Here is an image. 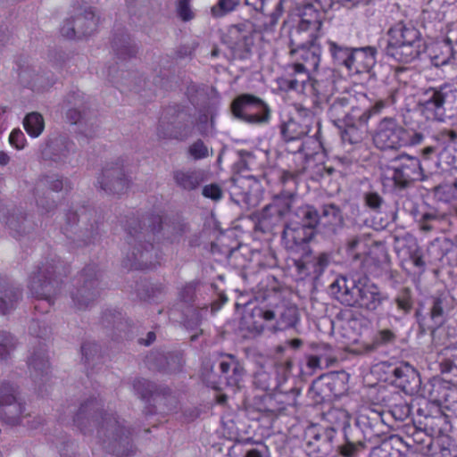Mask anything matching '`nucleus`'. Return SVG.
I'll list each match as a JSON object with an SVG mask.
<instances>
[{
	"label": "nucleus",
	"instance_id": "16",
	"mask_svg": "<svg viewBox=\"0 0 457 457\" xmlns=\"http://www.w3.org/2000/svg\"><path fill=\"white\" fill-rule=\"evenodd\" d=\"M97 183L105 193L119 195L128 190L131 179L125 170L123 162L117 160L105 164L97 178Z\"/></svg>",
	"mask_w": 457,
	"mask_h": 457
},
{
	"label": "nucleus",
	"instance_id": "3",
	"mask_svg": "<svg viewBox=\"0 0 457 457\" xmlns=\"http://www.w3.org/2000/svg\"><path fill=\"white\" fill-rule=\"evenodd\" d=\"M330 293L343 304L375 312L386 299L373 282L367 279L355 281L345 277L337 278L330 285Z\"/></svg>",
	"mask_w": 457,
	"mask_h": 457
},
{
	"label": "nucleus",
	"instance_id": "2",
	"mask_svg": "<svg viewBox=\"0 0 457 457\" xmlns=\"http://www.w3.org/2000/svg\"><path fill=\"white\" fill-rule=\"evenodd\" d=\"M162 217L153 213L143 216L140 220H129L126 228V242L129 246L127 259L130 268L152 269L159 263L157 252L150 241L162 229Z\"/></svg>",
	"mask_w": 457,
	"mask_h": 457
},
{
	"label": "nucleus",
	"instance_id": "63",
	"mask_svg": "<svg viewBox=\"0 0 457 457\" xmlns=\"http://www.w3.org/2000/svg\"><path fill=\"white\" fill-rule=\"evenodd\" d=\"M188 154L193 159L200 160L206 158L209 155V151L204 141L198 139L189 145Z\"/></svg>",
	"mask_w": 457,
	"mask_h": 457
},
{
	"label": "nucleus",
	"instance_id": "51",
	"mask_svg": "<svg viewBox=\"0 0 457 457\" xmlns=\"http://www.w3.org/2000/svg\"><path fill=\"white\" fill-rule=\"evenodd\" d=\"M334 383L330 381V379L325 380L322 378H319L312 384L309 395L311 398L316 403H321L325 401H329L335 395L336 393L332 391V385Z\"/></svg>",
	"mask_w": 457,
	"mask_h": 457
},
{
	"label": "nucleus",
	"instance_id": "15",
	"mask_svg": "<svg viewBox=\"0 0 457 457\" xmlns=\"http://www.w3.org/2000/svg\"><path fill=\"white\" fill-rule=\"evenodd\" d=\"M298 15V24L290 32V37H294V43H300L302 37L317 39L320 37L323 12L317 10L313 4H308L299 9Z\"/></svg>",
	"mask_w": 457,
	"mask_h": 457
},
{
	"label": "nucleus",
	"instance_id": "23",
	"mask_svg": "<svg viewBox=\"0 0 457 457\" xmlns=\"http://www.w3.org/2000/svg\"><path fill=\"white\" fill-rule=\"evenodd\" d=\"M424 392L431 402L447 409L457 402V388L445 376H436L429 379L424 386Z\"/></svg>",
	"mask_w": 457,
	"mask_h": 457
},
{
	"label": "nucleus",
	"instance_id": "29",
	"mask_svg": "<svg viewBox=\"0 0 457 457\" xmlns=\"http://www.w3.org/2000/svg\"><path fill=\"white\" fill-rule=\"evenodd\" d=\"M391 382L406 393H413L420 384L419 372L409 363L402 362L391 370Z\"/></svg>",
	"mask_w": 457,
	"mask_h": 457
},
{
	"label": "nucleus",
	"instance_id": "39",
	"mask_svg": "<svg viewBox=\"0 0 457 457\" xmlns=\"http://www.w3.org/2000/svg\"><path fill=\"white\" fill-rule=\"evenodd\" d=\"M443 92L444 87H430L425 92L420 106L427 119L438 120Z\"/></svg>",
	"mask_w": 457,
	"mask_h": 457
},
{
	"label": "nucleus",
	"instance_id": "8",
	"mask_svg": "<svg viewBox=\"0 0 457 457\" xmlns=\"http://www.w3.org/2000/svg\"><path fill=\"white\" fill-rule=\"evenodd\" d=\"M100 281L94 266H87L72 280L70 296L72 306L85 311L95 305L100 295Z\"/></svg>",
	"mask_w": 457,
	"mask_h": 457
},
{
	"label": "nucleus",
	"instance_id": "52",
	"mask_svg": "<svg viewBox=\"0 0 457 457\" xmlns=\"http://www.w3.org/2000/svg\"><path fill=\"white\" fill-rule=\"evenodd\" d=\"M337 448L343 457H356L365 448V443L361 439L354 438L350 429L345 431V441Z\"/></svg>",
	"mask_w": 457,
	"mask_h": 457
},
{
	"label": "nucleus",
	"instance_id": "36",
	"mask_svg": "<svg viewBox=\"0 0 457 457\" xmlns=\"http://www.w3.org/2000/svg\"><path fill=\"white\" fill-rule=\"evenodd\" d=\"M5 226L14 237L29 234L35 228V222L21 210H13L4 219Z\"/></svg>",
	"mask_w": 457,
	"mask_h": 457
},
{
	"label": "nucleus",
	"instance_id": "54",
	"mask_svg": "<svg viewBox=\"0 0 457 457\" xmlns=\"http://www.w3.org/2000/svg\"><path fill=\"white\" fill-rule=\"evenodd\" d=\"M297 215L301 220L300 225L305 228H310L315 234V228H320V211L313 206L305 205L297 210Z\"/></svg>",
	"mask_w": 457,
	"mask_h": 457
},
{
	"label": "nucleus",
	"instance_id": "17",
	"mask_svg": "<svg viewBox=\"0 0 457 457\" xmlns=\"http://www.w3.org/2000/svg\"><path fill=\"white\" fill-rule=\"evenodd\" d=\"M298 44L294 43V37H290L289 54L294 60L293 65L298 68H304V71L311 72L318 69L320 57L321 47L316 44V39H308L302 37Z\"/></svg>",
	"mask_w": 457,
	"mask_h": 457
},
{
	"label": "nucleus",
	"instance_id": "47",
	"mask_svg": "<svg viewBox=\"0 0 457 457\" xmlns=\"http://www.w3.org/2000/svg\"><path fill=\"white\" fill-rule=\"evenodd\" d=\"M277 326L280 330L295 328L300 320L299 311L295 305L278 307L276 311Z\"/></svg>",
	"mask_w": 457,
	"mask_h": 457
},
{
	"label": "nucleus",
	"instance_id": "30",
	"mask_svg": "<svg viewBox=\"0 0 457 457\" xmlns=\"http://www.w3.org/2000/svg\"><path fill=\"white\" fill-rule=\"evenodd\" d=\"M378 49L373 46L353 47L349 71L369 73L377 63Z\"/></svg>",
	"mask_w": 457,
	"mask_h": 457
},
{
	"label": "nucleus",
	"instance_id": "57",
	"mask_svg": "<svg viewBox=\"0 0 457 457\" xmlns=\"http://www.w3.org/2000/svg\"><path fill=\"white\" fill-rule=\"evenodd\" d=\"M370 239V235L369 233H360L349 237L345 243L346 252L354 255V257H358L359 253L368 246Z\"/></svg>",
	"mask_w": 457,
	"mask_h": 457
},
{
	"label": "nucleus",
	"instance_id": "14",
	"mask_svg": "<svg viewBox=\"0 0 457 457\" xmlns=\"http://www.w3.org/2000/svg\"><path fill=\"white\" fill-rule=\"evenodd\" d=\"M456 306V299L447 290L438 291L429 298L428 319L420 320L423 329L435 331L442 327Z\"/></svg>",
	"mask_w": 457,
	"mask_h": 457
},
{
	"label": "nucleus",
	"instance_id": "10",
	"mask_svg": "<svg viewBox=\"0 0 457 457\" xmlns=\"http://www.w3.org/2000/svg\"><path fill=\"white\" fill-rule=\"evenodd\" d=\"M395 187L405 189L416 181L427 179L420 160L407 154H402L392 160L389 167Z\"/></svg>",
	"mask_w": 457,
	"mask_h": 457
},
{
	"label": "nucleus",
	"instance_id": "37",
	"mask_svg": "<svg viewBox=\"0 0 457 457\" xmlns=\"http://www.w3.org/2000/svg\"><path fill=\"white\" fill-rule=\"evenodd\" d=\"M311 129L308 128L307 124H303L301 120L293 118H290L280 127V133L285 141L287 143L294 141L298 142L296 148L292 150L295 153H301L303 151V144L301 140L308 135Z\"/></svg>",
	"mask_w": 457,
	"mask_h": 457
},
{
	"label": "nucleus",
	"instance_id": "5",
	"mask_svg": "<svg viewBox=\"0 0 457 457\" xmlns=\"http://www.w3.org/2000/svg\"><path fill=\"white\" fill-rule=\"evenodd\" d=\"M386 55L401 63H411L427 50L420 31L411 23L399 21L387 31Z\"/></svg>",
	"mask_w": 457,
	"mask_h": 457
},
{
	"label": "nucleus",
	"instance_id": "64",
	"mask_svg": "<svg viewBox=\"0 0 457 457\" xmlns=\"http://www.w3.org/2000/svg\"><path fill=\"white\" fill-rule=\"evenodd\" d=\"M439 367L441 374L457 388V365L450 362H440Z\"/></svg>",
	"mask_w": 457,
	"mask_h": 457
},
{
	"label": "nucleus",
	"instance_id": "35",
	"mask_svg": "<svg viewBox=\"0 0 457 457\" xmlns=\"http://www.w3.org/2000/svg\"><path fill=\"white\" fill-rule=\"evenodd\" d=\"M275 318L276 313L273 310L254 307L244 313L241 319V326L249 332L260 334L264 328V322L273 320Z\"/></svg>",
	"mask_w": 457,
	"mask_h": 457
},
{
	"label": "nucleus",
	"instance_id": "49",
	"mask_svg": "<svg viewBox=\"0 0 457 457\" xmlns=\"http://www.w3.org/2000/svg\"><path fill=\"white\" fill-rule=\"evenodd\" d=\"M114 54L118 59L126 61L134 57L137 52V47L128 34L116 36L112 45Z\"/></svg>",
	"mask_w": 457,
	"mask_h": 457
},
{
	"label": "nucleus",
	"instance_id": "42",
	"mask_svg": "<svg viewBox=\"0 0 457 457\" xmlns=\"http://www.w3.org/2000/svg\"><path fill=\"white\" fill-rule=\"evenodd\" d=\"M228 360H223L220 362V370L221 375L230 386H237L243 380L245 369L234 358L233 355H228Z\"/></svg>",
	"mask_w": 457,
	"mask_h": 457
},
{
	"label": "nucleus",
	"instance_id": "27",
	"mask_svg": "<svg viewBox=\"0 0 457 457\" xmlns=\"http://www.w3.org/2000/svg\"><path fill=\"white\" fill-rule=\"evenodd\" d=\"M368 123V116L365 112H361L350 120H345V124L341 123L337 128L342 140L351 145L361 142L369 133Z\"/></svg>",
	"mask_w": 457,
	"mask_h": 457
},
{
	"label": "nucleus",
	"instance_id": "43",
	"mask_svg": "<svg viewBox=\"0 0 457 457\" xmlns=\"http://www.w3.org/2000/svg\"><path fill=\"white\" fill-rule=\"evenodd\" d=\"M396 334L388 328L379 329L370 343H363L359 352L363 354H369L377 352L381 347L392 345L396 342Z\"/></svg>",
	"mask_w": 457,
	"mask_h": 457
},
{
	"label": "nucleus",
	"instance_id": "25",
	"mask_svg": "<svg viewBox=\"0 0 457 457\" xmlns=\"http://www.w3.org/2000/svg\"><path fill=\"white\" fill-rule=\"evenodd\" d=\"M319 231L326 237L337 235L345 226L343 212L336 204H325L320 210Z\"/></svg>",
	"mask_w": 457,
	"mask_h": 457
},
{
	"label": "nucleus",
	"instance_id": "13",
	"mask_svg": "<svg viewBox=\"0 0 457 457\" xmlns=\"http://www.w3.org/2000/svg\"><path fill=\"white\" fill-rule=\"evenodd\" d=\"M334 427L310 426L304 433L303 450L310 457H326L335 448Z\"/></svg>",
	"mask_w": 457,
	"mask_h": 457
},
{
	"label": "nucleus",
	"instance_id": "61",
	"mask_svg": "<svg viewBox=\"0 0 457 457\" xmlns=\"http://www.w3.org/2000/svg\"><path fill=\"white\" fill-rule=\"evenodd\" d=\"M133 388L140 398L146 400L155 391V385L149 380L138 378L135 380Z\"/></svg>",
	"mask_w": 457,
	"mask_h": 457
},
{
	"label": "nucleus",
	"instance_id": "28",
	"mask_svg": "<svg viewBox=\"0 0 457 457\" xmlns=\"http://www.w3.org/2000/svg\"><path fill=\"white\" fill-rule=\"evenodd\" d=\"M429 58L436 67H442L457 62V41L447 36L434 43L429 49Z\"/></svg>",
	"mask_w": 457,
	"mask_h": 457
},
{
	"label": "nucleus",
	"instance_id": "19",
	"mask_svg": "<svg viewBox=\"0 0 457 457\" xmlns=\"http://www.w3.org/2000/svg\"><path fill=\"white\" fill-rule=\"evenodd\" d=\"M279 181L283 188L279 194L274 196L273 202L266 206V210L270 211V215H277L280 219L292 207L293 199L296 193L297 180L294 173L283 170Z\"/></svg>",
	"mask_w": 457,
	"mask_h": 457
},
{
	"label": "nucleus",
	"instance_id": "33",
	"mask_svg": "<svg viewBox=\"0 0 457 457\" xmlns=\"http://www.w3.org/2000/svg\"><path fill=\"white\" fill-rule=\"evenodd\" d=\"M28 367L35 383L40 385L48 380L50 365L44 347L33 350L28 359Z\"/></svg>",
	"mask_w": 457,
	"mask_h": 457
},
{
	"label": "nucleus",
	"instance_id": "41",
	"mask_svg": "<svg viewBox=\"0 0 457 457\" xmlns=\"http://www.w3.org/2000/svg\"><path fill=\"white\" fill-rule=\"evenodd\" d=\"M415 220L423 232H430L438 229V225L445 220L446 217L436 209L427 206L423 210L417 211Z\"/></svg>",
	"mask_w": 457,
	"mask_h": 457
},
{
	"label": "nucleus",
	"instance_id": "59",
	"mask_svg": "<svg viewBox=\"0 0 457 457\" xmlns=\"http://www.w3.org/2000/svg\"><path fill=\"white\" fill-rule=\"evenodd\" d=\"M17 342L12 335L0 331V362L6 361L16 347Z\"/></svg>",
	"mask_w": 457,
	"mask_h": 457
},
{
	"label": "nucleus",
	"instance_id": "60",
	"mask_svg": "<svg viewBox=\"0 0 457 457\" xmlns=\"http://www.w3.org/2000/svg\"><path fill=\"white\" fill-rule=\"evenodd\" d=\"M394 302L396 304L397 310L401 312L403 315L408 314L413 305L411 289L408 287L401 289L395 297Z\"/></svg>",
	"mask_w": 457,
	"mask_h": 457
},
{
	"label": "nucleus",
	"instance_id": "20",
	"mask_svg": "<svg viewBox=\"0 0 457 457\" xmlns=\"http://www.w3.org/2000/svg\"><path fill=\"white\" fill-rule=\"evenodd\" d=\"M98 19L91 8L84 10L64 21L61 33L67 38H82L93 34L97 27Z\"/></svg>",
	"mask_w": 457,
	"mask_h": 457
},
{
	"label": "nucleus",
	"instance_id": "12",
	"mask_svg": "<svg viewBox=\"0 0 457 457\" xmlns=\"http://www.w3.org/2000/svg\"><path fill=\"white\" fill-rule=\"evenodd\" d=\"M91 214L86 210H82L80 213L73 211L67 212L65 233L74 247L87 245L98 234V225L96 221L87 223Z\"/></svg>",
	"mask_w": 457,
	"mask_h": 457
},
{
	"label": "nucleus",
	"instance_id": "55",
	"mask_svg": "<svg viewBox=\"0 0 457 457\" xmlns=\"http://www.w3.org/2000/svg\"><path fill=\"white\" fill-rule=\"evenodd\" d=\"M23 126L30 137H37L42 134L45 129V120L39 112H32L25 116Z\"/></svg>",
	"mask_w": 457,
	"mask_h": 457
},
{
	"label": "nucleus",
	"instance_id": "21",
	"mask_svg": "<svg viewBox=\"0 0 457 457\" xmlns=\"http://www.w3.org/2000/svg\"><path fill=\"white\" fill-rule=\"evenodd\" d=\"M75 144L66 136L56 135L49 137L41 146V156L58 163L70 162L75 154Z\"/></svg>",
	"mask_w": 457,
	"mask_h": 457
},
{
	"label": "nucleus",
	"instance_id": "48",
	"mask_svg": "<svg viewBox=\"0 0 457 457\" xmlns=\"http://www.w3.org/2000/svg\"><path fill=\"white\" fill-rule=\"evenodd\" d=\"M327 46L333 63L345 67L349 71L353 47L338 44L331 39L327 41Z\"/></svg>",
	"mask_w": 457,
	"mask_h": 457
},
{
	"label": "nucleus",
	"instance_id": "1",
	"mask_svg": "<svg viewBox=\"0 0 457 457\" xmlns=\"http://www.w3.org/2000/svg\"><path fill=\"white\" fill-rule=\"evenodd\" d=\"M73 422L84 434L96 428L99 443L113 454L128 456L135 451L132 432L126 421L114 413L104 411L103 401L96 396L80 404Z\"/></svg>",
	"mask_w": 457,
	"mask_h": 457
},
{
	"label": "nucleus",
	"instance_id": "53",
	"mask_svg": "<svg viewBox=\"0 0 457 457\" xmlns=\"http://www.w3.org/2000/svg\"><path fill=\"white\" fill-rule=\"evenodd\" d=\"M323 419L330 425L329 427H334L336 431L338 428H343L345 431L347 430L346 427L349 428L350 415L342 408L333 407L328 409L323 413Z\"/></svg>",
	"mask_w": 457,
	"mask_h": 457
},
{
	"label": "nucleus",
	"instance_id": "22",
	"mask_svg": "<svg viewBox=\"0 0 457 457\" xmlns=\"http://www.w3.org/2000/svg\"><path fill=\"white\" fill-rule=\"evenodd\" d=\"M357 98L350 93H344L331 99L328 114L335 126L350 120L361 112V107L356 104Z\"/></svg>",
	"mask_w": 457,
	"mask_h": 457
},
{
	"label": "nucleus",
	"instance_id": "44",
	"mask_svg": "<svg viewBox=\"0 0 457 457\" xmlns=\"http://www.w3.org/2000/svg\"><path fill=\"white\" fill-rule=\"evenodd\" d=\"M438 121L457 120V90L444 86Z\"/></svg>",
	"mask_w": 457,
	"mask_h": 457
},
{
	"label": "nucleus",
	"instance_id": "26",
	"mask_svg": "<svg viewBox=\"0 0 457 457\" xmlns=\"http://www.w3.org/2000/svg\"><path fill=\"white\" fill-rule=\"evenodd\" d=\"M330 259V255L327 253H320L317 256H312L306 253L303 258L295 260L294 262L300 276L318 278L328 268Z\"/></svg>",
	"mask_w": 457,
	"mask_h": 457
},
{
	"label": "nucleus",
	"instance_id": "62",
	"mask_svg": "<svg viewBox=\"0 0 457 457\" xmlns=\"http://www.w3.org/2000/svg\"><path fill=\"white\" fill-rule=\"evenodd\" d=\"M365 205L371 211L380 212L384 204L383 197L377 192H367L363 196Z\"/></svg>",
	"mask_w": 457,
	"mask_h": 457
},
{
	"label": "nucleus",
	"instance_id": "45",
	"mask_svg": "<svg viewBox=\"0 0 457 457\" xmlns=\"http://www.w3.org/2000/svg\"><path fill=\"white\" fill-rule=\"evenodd\" d=\"M253 385L260 390L265 392H274L282 386H290L294 384H291L289 380L285 377L282 378H278L277 377L272 376L270 373L265 370H260L254 375Z\"/></svg>",
	"mask_w": 457,
	"mask_h": 457
},
{
	"label": "nucleus",
	"instance_id": "18",
	"mask_svg": "<svg viewBox=\"0 0 457 457\" xmlns=\"http://www.w3.org/2000/svg\"><path fill=\"white\" fill-rule=\"evenodd\" d=\"M301 390L295 385L282 386L272 393H266L261 397L258 410L262 412L277 416L287 409V406H295Z\"/></svg>",
	"mask_w": 457,
	"mask_h": 457
},
{
	"label": "nucleus",
	"instance_id": "34",
	"mask_svg": "<svg viewBox=\"0 0 457 457\" xmlns=\"http://www.w3.org/2000/svg\"><path fill=\"white\" fill-rule=\"evenodd\" d=\"M314 237L313 231L305 228L298 222L287 224L282 232V240L287 249L296 250Z\"/></svg>",
	"mask_w": 457,
	"mask_h": 457
},
{
	"label": "nucleus",
	"instance_id": "50",
	"mask_svg": "<svg viewBox=\"0 0 457 457\" xmlns=\"http://www.w3.org/2000/svg\"><path fill=\"white\" fill-rule=\"evenodd\" d=\"M313 94L320 99L329 102L337 91L333 75L328 77H319L311 83Z\"/></svg>",
	"mask_w": 457,
	"mask_h": 457
},
{
	"label": "nucleus",
	"instance_id": "11",
	"mask_svg": "<svg viewBox=\"0 0 457 457\" xmlns=\"http://www.w3.org/2000/svg\"><path fill=\"white\" fill-rule=\"evenodd\" d=\"M231 110L235 117L250 124H266L270 118V107L250 94L237 96L232 102Z\"/></svg>",
	"mask_w": 457,
	"mask_h": 457
},
{
	"label": "nucleus",
	"instance_id": "4",
	"mask_svg": "<svg viewBox=\"0 0 457 457\" xmlns=\"http://www.w3.org/2000/svg\"><path fill=\"white\" fill-rule=\"evenodd\" d=\"M68 272L67 263L57 255L50 254L33 267L29 275L28 287L35 297L50 304Z\"/></svg>",
	"mask_w": 457,
	"mask_h": 457
},
{
	"label": "nucleus",
	"instance_id": "38",
	"mask_svg": "<svg viewBox=\"0 0 457 457\" xmlns=\"http://www.w3.org/2000/svg\"><path fill=\"white\" fill-rule=\"evenodd\" d=\"M399 254H403V262H410L420 275L426 270V262L424 260L423 252L414 238H405L403 245L399 250Z\"/></svg>",
	"mask_w": 457,
	"mask_h": 457
},
{
	"label": "nucleus",
	"instance_id": "6",
	"mask_svg": "<svg viewBox=\"0 0 457 457\" xmlns=\"http://www.w3.org/2000/svg\"><path fill=\"white\" fill-rule=\"evenodd\" d=\"M0 419L9 426H23L29 429H37L44 421L39 415H32L27 411L18 388L10 383L0 384Z\"/></svg>",
	"mask_w": 457,
	"mask_h": 457
},
{
	"label": "nucleus",
	"instance_id": "31",
	"mask_svg": "<svg viewBox=\"0 0 457 457\" xmlns=\"http://www.w3.org/2000/svg\"><path fill=\"white\" fill-rule=\"evenodd\" d=\"M21 298V287L0 275V314L5 315L13 311Z\"/></svg>",
	"mask_w": 457,
	"mask_h": 457
},
{
	"label": "nucleus",
	"instance_id": "9",
	"mask_svg": "<svg viewBox=\"0 0 457 457\" xmlns=\"http://www.w3.org/2000/svg\"><path fill=\"white\" fill-rule=\"evenodd\" d=\"M194 120L187 112L168 107L165 109L157 127V136L162 139L184 141L192 136Z\"/></svg>",
	"mask_w": 457,
	"mask_h": 457
},
{
	"label": "nucleus",
	"instance_id": "46",
	"mask_svg": "<svg viewBox=\"0 0 457 457\" xmlns=\"http://www.w3.org/2000/svg\"><path fill=\"white\" fill-rule=\"evenodd\" d=\"M69 104L73 105L66 112V118L71 124L81 122L86 116V103L84 100V94L78 91L72 92L67 97Z\"/></svg>",
	"mask_w": 457,
	"mask_h": 457
},
{
	"label": "nucleus",
	"instance_id": "7",
	"mask_svg": "<svg viewBox=\"0 0 457 457\" xmlns=\"http://www.w3.org/2000/svg\"><path fill=\"white\" fill-rule=\"evenodd\" d=\"M425 137L420 131L403 128L396 119L383 118L377 125L372 139L377 148L398 150L420 145Z\"/></svg>",
	"mask_w": 457,
	"mask_h": 457
},
{
	"label": "nucleus",
	"instance_id": "58",
	"mask_svg": "<svg viewBox=\"0 0 457 457\" xmlns=\"http://www.w3.org/2000/svg\"><path fill=\"white\" fill-rule=\"evenodd\" d=\"M34 196L38 211L42 214L50 213L56 209L57 202L52 197L50 192H36V189H34Z\"/></svg>",
	"mask_w": 457,
	"mask_h": 457
},
{
	"label": "nucleus",
	"instance_id": "24",
	"mask_svg": "<svg viewBox=\"0 0 457 457\" xmlns=\"http://www.w3.org/2000/svg\"><path fill=\"white\" fill-rule=\"evenodd\" d=\"M223 40L235 54L242 55L249 53L253 45L252 25L240 23L230 26Z\"/></svg>",
	"mask_w": 457,
	"mask_h": 457
},
{
	"label": "nucleus",
	"instance_id": "56",
	"mask_svg": "<svg viewBox=\"0 0 457 457\" xmlns=\"http://www.w3.org/2000/svg\"><path fill=\"white\" fill-rule=\"evenodd\" d=\"M63 186V180L58 175H45L37 181L34 189H36V192H60Z\"/></svg>",
	"mask_w": 457,
	"mask_h": 457
},
{
	"label": "nucleus",
	"instance_id": "40",
	"mask_svg": "<svg viewBox=\"0 0 457 457\" xmlns=\"http://www.w3.org/2000/svg\"><path fill=\"white\" fill-rule=\"evenodd\" d=\"M310 79V72L304 71V68H298L293 63L287 66V71L281 79L280 85L287 90L303 92L305 88V83Z\"/></svg>",
	"mask_w": 457,
	"mask_h": 457
},
{
	"label": "nucleus",
	"instance_id": "32",
	"mask_svg": "<svg viewBox=\"0 0 457 457\" xmlns=\"http://www.w3.org/2000/svg\"><path fill=\"white\" fill-rule=\"evenodd\" d=\"M176 187L183 191H194L204 181V172L200 169L179 168L171 172Z\"/></svg>",
	"mask_w": 457,
	"mask_h": 457
}]
</instances>
